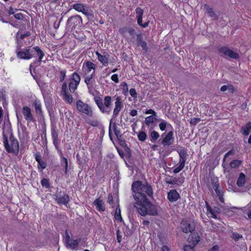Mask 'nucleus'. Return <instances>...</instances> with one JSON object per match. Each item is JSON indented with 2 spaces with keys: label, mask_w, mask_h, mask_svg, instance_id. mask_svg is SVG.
<instances>
[{
  "label": "nucleus",
  "mask_w": 251,
  "mask_h": 251,
  "mask_svg": "<svg viewBox=\"0 0 251 251\" xmlns=\"http://www.w3.org/2000/svg\"><path fill=\"white\" fill-rule=\"evenodd\" d=\"M132 195L136 201L134 206L137 208L139 214L142 216L147 215L155 216L157 215V209L148 199L151 198L153 190L151 186L148 183H143L141 181H134L131 185Z\"/></svg>",
  "instance_id": "obj_1"
},
{
  "label": "nucleus",
  "mask_w": 251,
  "mask_h": 251,
  "mask_svg": "<svg viewBox=\"0 0 251 251\" xmlns=\"http://www.w3.org/2000/svg\"><path fill=\"white\" fill-rule=\"evenodd\" d=\"M20 48L17 47L16 50L17 56L18 58L22 59H30L34 57V53L36 52L38 56V59H36L32 64L30 65V69L31 67H36L40 65L41 62L45 55L44 52L41 49L38 47H34L32 48L28 47L27 48L20 50Z\"/></svg>",
  "instance_id": "obj_2"
},
{
  "label": "nucleus",
  "mask_w": 251,
  "mask_h": 251,
  "mask_svg": "<svg viewBox=\"0 0 251 251\" xmlns=\"http://www.w3.org/2000/svg\"><path fill=\"white\" fill-rule=\"evenodd\" d=\"M95 101L100 111L105 114H109L112 110L111 97L105 96L103 100L100 97H96L94 98Z\"/></svg>",
  "instance_id": "obj_3"
},
{
  "label": "nucleus",
  "mask_w": 251,
  "mask_h": 251,
  "mask_svg": "<svg viewBox=\"0 0 251 251\" xmlns=\"http://www.w3.org/2000/svg\"><path fill=\"white\" fill-rule=\"evenodd\" d=\"M3 145L6 151L9 153H17L19 151V146L17 139L11 134L9 140L3 133Z\"/></svg>",
  "instance_id": "obj_4"
},
{
  "label": "nucleus",
  "mask_w": 251,
  "mask_h": 251,
  "mask_svg": "<svg viewBox=\"0 0 251 251\" xmlns=\"http://www.w3.org/2000/svg\"><path fill=\"white\" fill-rule=\"evenodd\" d=\"M76 107L80 113L85 114L88 117L93 116V112L91 106L81 100H79L76 101Z\"/></svg>",
  "instance_id": "obj_5"
},
{
  "label": "nucleus",
  "mask_w": 251,
  "mask_h": 251,
  "mask_svg": "<svg viewBox=\"0 0 251 251\" xmlns=\"http://www.w3.org/2000/svg\"><path fill=\"white\" fill-rule=\"evenodd\" d=\"M180 227L184 233H192L195 229V224L190 220L183 219L181 222Z\"/></svg>",
  "instance_id": "obj_6"
},
{
  "label": "nucleus",
  "mask_w": 251,
  "mask_h": 251,
  "mask_svg": "<svg viewBox=\"0 0 251 251\" xmlns=\"http://www.w3.org/2000/svg\"><path fill=\"white\" fill-rule=\"evenodd\" d=\"M218 50L220 53L230 58L235 59L239 58V55L237 52H235L226 47H220L218 49Z\"/></svg>",
  "instance_id": "obj_7"
},
{
  "label": "nucleus",
  "mask_w": 251,
  "mask_h": 251,
  "mask_svg": "<svg viewBox=\"0 0 251 251\" xmlns=\"http://www.w3.org/2000/svg\"><path fill=\"white\" fill-rule=\"evenodd\" d=\"M54 196L55 201L59 204L66 205L70 201V198L67 194H62L61 192H57Z\"/></svg>",
  "instance_id": "obj_8"
},
{
  "label": "nucleus",
  "mask_w": 251,
  "mask_h": 251,
  "mask_svg": "<svg viewBox=\"0 0 251 251\" xmlns=\"http://www.w3.org/2000/svg\"><path fill=\"white\" fill-rule=\"evenodd\" d=\"M174 142V132L172 131L169 132L162 139V144L164 146H170Z\"/></svg>",
  "instance_id": "obj_9"
},
{
  "label": "nucleus",
  "mask_w": 251,
  "mask_h": 251,
  "mask_svg": "<svg viewBox=\"0 0 251 251\" xmlns=\"http://www.w3.org/2000/svg\"><path fill=\"white\" fill-rule=\"evenodd\" d=\"M51 138L53 141V144L54 145L55 148L58 150L59 148V139L58 135V131L56 129L55 126H52L51 129Z\"/></svg>",
  "instance_id": "obj_10"
},
{
  "label": "nucleus",
  "mask_w": 251,
  "mask_h": 251,
  "mask_svg": "<svg viewBox=\"0 0 251 251\" xmlns=\"http://www.w3.org/2000/svg\"><path fill=\"white\" fill-rule=\"evenodd\" d=\"M81 21V18L78 15H75L71 17L67 21V24L70 26L75 27L76 25H79Z\"/></svg>",
  "instance_id": "obj_11"
},
{
  "label": "nucleus",
  "mask_w": 251,
  "mask_h": 251,
  "mask_svg": "<svg viewBox=\"0 0 251 251\" xmlns=\"http://www.w3.org/2000/svg\"><path fill=\"white\" fill-rule=\"evenodd\" d=\"M123 107V102L121 98L120 97H117L116 98L115 102V108L113 110V115L114 117L117 116Z\"/></svg>",
  "instance_id": "obj_12"
},
{
  "label": "nucleus",
  "mask_w": 251,
  "mask_h": 251,
  "mask_svg": "<svg viewBox=\"0 0 251 251\" xmlns=\"http://www.w3.org/2000/svg\"><path fill=\"white\" fill-rule=\"evenodd\" d=\"M22 113L26 121L28 122L33 121V117L30 108L27 106H24L23 107Z\"/></svg>",
  "instance_id": "obj_13"
},
{
  "label": "nucleus",
  "mask_w": 251,
  "mask_h": 251,
  "mask_svg": "<svg viewBox=\"0 0 251 251\" xmlns=\"http://www.w3.org/2000/svg\"><path fill=\"white\" fill-rule=\"evenodd\" d=\"M241 133L244 136H248L251 132V122H248L241 127Z\"/></svg>",
  "instance_id": "obj_14"
},
{
  "label": "nucleus",
  "mask_w": 251,
  "mask_h": 251,
  "mask_svg": "<svg viewBox=\"0 0 251 251\" xmlns=\"http://www.w3.org/2000/svg\"><path fill=\"white\" fill-rule=\"evenodd\" d=\"M179 197V195L176 190H172L168 194V198L172 202L177 201Z\"/></svg>",
  "instance_id": "obj_15"
},
{
  "label": "nucleus",
  "mask_w": 251,
  "mask_h": 251,
  "mask_svg": "<svg viewBox=\"0 0 251 251\" xmlns=\"http://www.w3.org/2000/svg\"><path fill=\"white\" fill-rule=\"evenodd\" d=\"M119 31L122 35H125L126 32L128 33L132 37H133L136 34L135 29L129 27L121 28L119 29Z\"/></svg>",
  "instance_id": "obj_16"
},
{
  "label": "nucleus",
  "mask_w": 251,
  "mask_h": 251,
  "mask_svg": "<svg viewBox=\"0 0 251 251\" xmlns=\"http://www.w3.org/2000/svg\"><path fill=\"white\" fill-rule=\"evenodd\" d=\"M96 209L99 211H104L105 209L103 201L100 199H97L94 202Z\"/></svg>",
  "instance_id": "obj_17"
},
{
  "label": "nucleus",
  "mask_w": 251,
  "mask_h": 251,
  "mask_svg": "<svg viewBox=\"0 0 251 251\" xmlns=\"http://www.w3.org/2000/svg\"><path fill=\"white\" fill-rule=\"evenodd\" d=\"M216 182L214 183L213 185V188L215 190L217 195L219 197V200L222 202H223L224 201V199L223 198V192L222 190L218 189L219 184L218 183L217 179H215Z\"/></svg>",
  "instance_id": "obj_18"
},
{
  "label": "nucleus",
  "mask_w": 251,
  "mask_h": 251,
  "mask_svg": "<svg viewBox=\"0 0 251 251\" xmlns=\"http://www.w3.org/2000/svg\"><path fill=\"white\" fill-rule=\"evenodd\" d=\"M188 240L191 244L196 246L200 241V237L197 233H192V232Z\"/></svg>",
  "instance_id": "obj_19"
},
{
  "label": "nucleus",
  "mask_w": 251,
  "mask_h": 251,
  "mask_svg": "<svg viewBox=\"0 0 251 251\" xmlns=\"http://www.w3.org/2000/svg\"><path fill=\"white\" fill-rule=\"evenodd\" d=\"M96 55L98 56L99 60L103 64V65L106 66L107 65L108 62V54L102 55L99 52H96Z\"/></svg>",
  "instance_id": "obj_20"
},
{
  "label": "nucleus",
  "mask_w": 251,
  "mask_h": 251,
  "mask_svg": "<svg viewBox=\"0 0 251 251\" xmlns=\"http://www.w3.org/2000/svg\"><path fill=\"white\" fill-rule=\"evenodd\" d=\"M156 120V116H149L145 118V124L147 126H151V129H153L154 127L153 123Z\"/></svg>",
  "instance_id": "obj_21"
},
{
  "label": "nucleus",
  "mask_w": 251,
  "mask_h": 251,
  "mask_svg": "<svg viewBox=\"0 0 251 251\" xmlns=\"http://www.w3.org/2000/svg\"><path fill=\"white\" fill-rule=\"evenodd\" d=\"M186 158H179V166L175 168L173 172L175 174H177L180 172L184 167Z\"/></svg>",
  "instance_id": "obj_22"
},
{
  "label": "nucleus",
  "mask_w": 251,
  "mask_h": 251,
  "mask_svg": "<svg viewBox=\"0 0 251 251\" xmlns=\"http://www.w3.org/2000/svg\"><path fill=\"white\" fill-rule=\"evenodd\" d=\"M204 8L208 16L213 18L214 20L217 19V16L215 13L212 8L210 7L207 5H205Z\"/></svg>",
  "instance_id": "obj_23"
},
{
  "label": "nucleus",
  "mask_w": 251,
  "mask_h": 251,
  "mask_svg": "<svg viewBox=\"0 0 251 251\" xmlns=\"http://www.w3.org/2000/svg\"><path fill=\"white\" fill-rule=\"evenodd\" d=\"M135 11L137 15L136 18L137 20V23L138 25H141L143 18V10L141 7H137L136 8Z\"/></svg>",
  "instance_id": "obj_24"
},
{
  "label": "nucleus",
  "mask_w": 251,
  "mask_h": 251,
  "mask_svg": "<svg viewBox=\"0 0 251 251\" xmlns=\"http://www.w3.org/2000/svg\"><path fill=\"white\" fill-rule=\"evenodd\" d=\"M62 96V98L64 100L69 104L72 103L73 101V98L71 94H69L68 92L64 93L61 95Z\"/></svg>",
  "instance_id": "obj_25"
},
{
  "label": "nucleus",
  "mask_w": 251,
  "mask_h": 251,
  "mask_svg": "<svg viewBox=\"0 0 251 251\" xmlns=\"http://www.w3.org/2000/svg\"><path fill=\"white\" fill-rule=\"evenodd\" d=\"M245 178V175L243 173H241L237 181V185L238 186L243 187L244 185L246 182Z\"/></svg>",
  "instance_id": "obj_26"
},
{
  "label": "nucleus",
  "mask_w": 251,
  "mask_h": 251,
  "mask_svg": "<svg viewBox=\"0 0 251 251\" xmlns=\"http://www.w3.org/2000/svg\"><path fill=\"white\" fill-rule=\"evenodd\" d=\"M34 106L36 113L40 114L42 113L41 104L39 100H35L34 102Z\"/></svg>",
  "instance_id": "obj_27"
},
{
  "label": "nucleus",
  "mask_w": 251,
  "mask_h": 251,
  "mask_svg": "<svg viewBox=\"0 0 251 251\" xmlns=\"http://www.w3.org/2000/svg\"><path fill=\"white\" fill-rule=\"evenodd\" d=\"M61 163L62 165H64L65 166V173L66 175L67 174L68 172V160L67 159L63 156L62 154H61Z\"/></svg>",
  "instance_id": "obj_28"
},
{
  "label": "nucleus",
  "mask_w": 251,
  "mask_h": 251,
  "mask_svg": "<svg viewBox=\"0 0 251 251\" xmlns=\"http://www.w3.org/2000/svg\"><path fill=\"white\" fill-rule=\"evenodd\" d=\"M80 242V239L76 240H72L71 242H69L67 245V246H69L72 249H75L78 246L79 243Z\"/></svg>",
  "instance_id": "obj_29"
},
{
  "label": "nucleus",
  "mask_w": 251,
  "mask_h": 251,
  "mask_svg": "<svg viewBox=\"0 0 251 251\" xmlns=\"http://www.w3.org/2000/svg\"><path fill=\"white\" fill-rule=\"evenodd\" d=\"M78 85V84H77L76 83H75L73 81H71L69 84V88L70 92H75V90L77 89Z\"/></svg>",
  "instance_id": "obj_30"
},
{
  "label": "nucleus",
  "mask_w": 251,
  "mask_h": 251,
  "mask_svg": "<svg viewBox=\"0 0 251 251\" xmlns=\"http://www.w3.org/2000/svg\"><path fill=\"white\" fill-rule=\"evenodd\" d=\"M85 65L88 69V72H90L92 70L95 71L96 69V65L91 61L86 62Z\"/></svg>",
  "instance_id": "obj_31"
},
{
  "label": "nucleus",
  "mask_w": 251,
  "mask_h": 251,
  "mask_svg": "<svg viewBox=\"0 0 251 251\" xmlns=\"http://www.w3.org/2000/svg\"><path fill=\"white\" fill-rule=\"evenodd\" d=\"M115 218L117 221L122 222L123 219L121 214V209L118 207L116 208L115 213Z\"/></svg>",
  "instance_id": "obj_32"
},
{
  "label": "nucleus",
  "mask_w": 251,
  "mask_h": 251,
  "mask_svg": "<svg viewBox=\"0 0 251 251\" xmlns=\"http://www.w3.org/2000/svg\"><path fill=\"white\" fill-rule=\"evenodd\" d=\"M151 142H154L159 137V134L156 131H152L151 133Z\"/></svg>",
  "instance_id": "obj_33"
},
{
  "label": "nucleus",
  "mask_w": 251,
  "mask_h": 251,
  "mask_svg": "<svg viewBox=\"0 0 251 251\" xmlns=\"http://www.w3.org/2000/svg\"><path fill=\"white\" fill-rule=\"evenodd\" d=\"M95 76V71L93 72L90 75H88L85 78V82L87 84L88 88H89V85L91 83L93 77Z\"/></svg>",
  "instance_id": "obj_34"
},
{
  "label": "nucleus",
  "mask_w": 251,
  "mask_h": 251,
  "mask_svg": "<svg viewBox=\"0 0 251 251\" xmlns=\"http://www.w3.org/2000/svg\"><path fill=\"white\" fill-rule=\"evenodd\" d=\"M241 164V161L239 160H234L230 162L229 165L231 168H238Z\"/></svg>",
  "instance_id": "obj_35"
},
{
  "label": "nucleus",
  "mask_w": 251,
  "mask_h": 251,
  "mask_svg": "<svg viewBox=\"0 0 251 251\" xmlns=\"http://www.w3.org/2000/svg\"><path fill=\"white\" fill-rule=\"evenodd\" d=\"M84 7V6L80 3L74 4L73 5V8L78 12L83 11Z\"/></svg>",
  "instance_id": "obj_36"
},
{
  "label": "nucleus",
  "mask_w": 251,
  "mask_h": 251,
  "mask_svg": "<svg viewBox=\"0 0 251 251\" xmlns=\"http://www.w3.org/2000/svg\"><path fill=\"white\" fill-rule=\"evenodd\" d=\"M72 81L75 83H76L77 84H79L80 81V77L76 73H74L73 74Z\"/></svg>",
  "instance_id": "obj_37"
},
{
  "label": "nucleus",
  "mask_w": 251,
  "mask_h": 251,
  "mask_svg": "<svg viewBox=\"0 0 251 251\" xmlns=\"http://www.w3.org/2000/svg\"><path fill=\"white\" fill-rule=\"evenodd\" d=\"M138 138L140 141H144L147 138V134L144 131H140L138 134Z\"/></svg>",
  "instance_id": "obj_38"
},
{
  "label": "nucleus",
  "mask_w": 251,
  "mask_h": 251,
  "mask_svg": "<svg viewBox=\"0 0 251 251\" xmlns=\"http://www.w3.org/2000/svg\"><path fill=\"white\" fill-rule=\"evenodd\" d=\"M113 128V130L114 132V133L116 135V136L117 137H119V136H121V133H120V130L119 129H118V127L116 125V123H114L112 125V126L111 125V128Z\"/></svg>",
  "instance_id": "obj_39"
},
{
  "label": "nucleus",
  "mask_w": 251,
  "mask_h": 251,
  "mask_svg": "<svg viewBox=\"0 0 251 251\" xmlns=\"http://www.w3.org/2000/svg\"><path fill=\"white\" fill-rule=\"evenodd\" d=\"M168 125L166 121L165 120H162L161 123L159 125V127L161 131H164L166 129L167 125ZM169 124H168L169 125Z\"/></svg>",
  "instance_id": "obj_40"
},
{
  "label": "nucleus",
  "mask_w": 251,
  "mask_h": 251,
  "mask_svg": "<svg viewBox=\"0 0 251 251\" xmlns=\"http://www.w3.org/2000/svg\"><path fill=\"white\" fill-rule=\"evenodd\" d=\"M195 246L191 244L184 246L183 249L184 251H194V247Z\"/></svg>",
  "instance_id": "obj_41"
},
{
  "label": "nucleus",
  "mask_w": 251,
  "mask_h": 251,
  "mask_svg": "<svg viewBox=\"0 0 251 251\" xmlns=\"http://www.w3.org/2000/svg\"><path fill=\"white\" fill-rule=\"evenodd\" d=\"M41 183L43 186H44L46 188H49L50 184H49V180L48 179H46V178L42 179L41 180Z\"/></svg>",
  "instance_id": "obj_42"
},
{
  "label": "nucleus",
  "mask_w": 251,
  "mask_h": 251,
  "mask_svg": "<svg viewBox=\"0 0 251 251\" xmlns=\"http://www.w3.org/2000/svg\"><path fill=\"white\" fill-rule=\"evenodd\" d=\"M179 158H185L187 157V153L184 149H181L178 152Z\"/></svg>",
  "instance_id": "obj_43"
},
{
  "label": "nucleus",
  "mask_w": 251,
  "mask_h": 251,
  "mask_svg": "<svg viewBox=\"0 0 251 251\" xmlns=\"http://www.w3.org/2000/svg\"><path fill=\"white\" fill-rule=\"evenodd\" d=\"M232 238L235 241H237L239 239L242 238L243 236L241 234H238V233L233 232L232 233Z\"/></svg>",
  "instance_id": "obj_44"
},
{
  "label": "nucleus",
  "mask_w": 251,
  "mask_h": 251,
  "mask_svg": "<svg viewBox=\"0 0 251 251\" xmlns=\"http://www.w3.org/2000/svg\"><path fill=\"white\" fill-rule=\"evenodd\" d=\"M201 119L198 118H193L190 121V124L191 125L195 126L197 124H198L199 122H200Z\"/></svg>",
  "instance_id": "obj_45"
},
{
  "label": "nucleus",
  "mask_w": 251,
  "mask_h": 251,
  "mask_svg": "<svg viewBox=\"0 0 251 251\" xmlns=\"http://www.w3.org/2000/svg\"><path fill=\"white\" fill-rule=\"evenodd\" d=\"M66 71L65 70H61L60 71V81H62L64 80L65 77L66 76Z\"/></svg>",
  "instance_id": "obj_46"
},
{
  "label": "nucleus",
  "mask_w": 251,
  "mask_h": 251,
  "mask_svg": "<svg viewBox=\"0 0 251 251\" xmlns=\"http://www.w3.org/2000/svg\"><path fill=\"white\" fill-rule=\"evenodd\" d=\"M129 94L131 97L134 98H136L137 97V94L136 92V90L134 88H132L129 90Z\"/></svg>",
  "instance_id": "obj_47"
},
{
  "label": "nucleus",
  "mask_w": 251,
  "mask_h": 251,
  "mask_svg": "<svg viewBox=\"0 0 251 251\" xmlns=\"http://www.w3.org/2000/svg\"><path fill=\"white\" fill-rule=\"evenodd\" d=\"M67 92H68L67 91V83L65 82L63 84L61 87V94L62 95Z\"/></svg>",
  "instance_id": "obj_48"
},
{
  "label": "nucleus",
  "mask_w": 251,
  "mask_h": 251,
  "mask_svg": "<svg viewBox=\"0 0 251 251\" xmlns=\"http://www.w3.org/2000/svg\"><path fill=\"white\" fill-rule=\"evenodd\" d=\"M142 49L145 51H147L148 50V46L147 44L145 41H143V42L141 43V44L140 45Z\"/></svg>",
  "instance_id": "obj_49"
},
{
  "label": "nucleus",
  "mask_w": 251,
  "mask_h": 251,
  "mask_svg": "<svg viewBox=\"0 0 251 251\" xmlns=\"http://www.w3.org/2000/svg\"><path fill=\"white\" fill-rule=\"evenodd\" d=\"M234 154V151L232 150H230L228 151L227 153H226L224 156L223 159V162H225L226 158H227L228 156Z\"/></svg>",
  "instance_id": "obj_50"
},
{
  "label": "nucleus",
  "mask_w": 251,
  "mask_h": 251,
  "mask_svg": "<svg viewBox=\"0 0 251 251\" xmlns=\"http://www.w3.org/2000/svg\"><path fill=\"white\" fill-rule=\"evenodd\" d=\"M137 42L138 46L141 44V42H143L144 41L142 40V37L141 34H138L137 35Z\"/></svg>",
  "instance_id": "obj_51"
},
{
  "label": "nucleus",
  "mask_w": 251,
  "mask_h": 251,
  "mask_svg": "<svg viewBox=\"0 0 251 251\" xmlns=\"http://www.w3.org/2000/svg\"><path fill=\"white\" fill-rule=\"evenodd\" d=\"M145 114H151V115L157 116L156 112L155 111H154L153 110L151 109L146 111L145 112Z\"/></svg>",
  "instance_id": "obj_52"
},
{
  "label": "nucleus",
  "mask_w": 251,
  "mask_h": 251,
  "mask_svg": "<svg viewBox=\"0 0 251 251\" xmlns=\"http://www.w3.org/2000/svg\"><path fill=\"white\" fill-rule=\"evenodd\" d=\"M111 79L116 83H118L119 82V80L118 78V75L117 74H114L111 76Z\"/></svg>",
  "instance_id": "obj_53"
},
{
  "label": "nucleus",
  "mask_w": 251,
  "mask_h": 251,
  "mask_svg": "<svg viewBox=\"0 0 251 251\" xmlns=\"http://www.w3.org/2000/svg\"><path fill=\"white\" fill-rule=\"evenodd\" d=\"M39 166L41 167L42 170L46 168L47 164L45 162L43 161H41L40 162H38Z\"/></svg>",
  "instance_id": "obj_54"
},
{
  "label": "nucleus",
  "mask_w": 251,
  "mask_h": 251,
  "mask_svg": "<svg viewBox=\"0 0 251 251\" xmlns=\"http://www.w3.org/2000/svg\"><path fill=\"white\" fill-rule=\"evenodd\" d=\"M220 247L218 245H215L207 251H219Z\"/></svg>",
  "instance_id": "obj_55"
},
{
  "label": "nucleus",
  "mask_w": 251,
  "mask_h": 251,
  "mask_svg": "<svg viewBox=\"0 0 251 251\" xmlns=\"http://www.w3.org/2000/svg\"><path fill=\"white\" fill-rule=\"evenodd\" d=\"M88 123L94 126H98V122L97 121H89Z\"/></svg>",
  "instance_id": "obj_56"
},
{
  "label": "nucleus",
  "mask_w": 251,
  "mask_h": 251,
  "mask_svg": "<svg viewBox=\"0 0 251 251\" xmlns=\"http://www.w3.org/2000/svg\"><path fill=\"white\" fill-rule=\"evenodd\" d=\"M66 235L65 241H66V244H68V243H69V242H71L72 239H71L70 235L67 233V232H66Z\"/></svg>",
  "instance_id": "obj_57"
},
{
  "label": "nucleus",
  "mask_w": 251,
  "mask_h": 251,
  "mask_svg": "<svg viewBox=\"0 0 251 251\" xmlns=\"http://www.w3.org/2000/svg\"><path fill=\"white\" fill-rule=\"evenodd\" d=\"M14 17L17 20H22L23 18V14L22 13H17L14 15Z\"/></svg>",
  "instance_id": "obj_58"
},
{
  "label": "nucleus",
  "mask_w": 251,
  "mask_h": 251,
  "mask_svg": "<svg viewBox=\"0 0 251 251\" xmlns=\"http://www.w3.org/2000/svg\"><path fill=\"white\" fill-rule=\"evenodd\" d=\"M107 201L110 204L112 205L113 203V197L110 194L108 195Z\"/></svg>",
  "instance_id": "obj_59"
},
{
  "label": "nucleus",
  "mask_w": 251,
  "mask_h": 251,
  "mask_svg": "<svg viewBox=\"0 0 251 251\" xmlns=\"http://www.w3.org/2000/svg\"><path fill=\"white\" fill-rule=\"evenodd\" d=\"M177 179L176 178H174L173 180H170V181H167V183H168V184H176L177 183Z\"/></svg>",
  "instance_id": "obj_60"
},
{
  "label": "nucleus",
  "mask_w": 251,
  "mask_h": 251,
  "mask_svg": "<svg viewBox=\"0 0 251 251\" xmlns=\"http://www.w3.org/2000/svg\"><path fill=\"white\" fill-rule=\"evenodd\" d=\"M30 35V33L29 32H26L24 34H21L20 36V38L21 39H24L26 37H28Z\"/></svg>",
  "instance_id": "obj_61"
},
{
  "label": "nucleus",
  "mask_w": 251,
  "mask_h": 251,
  "mask_svg": "<svg viewBox=\"0 0 251 251\" xmlns=\"http://www.w3.org/2000/svg\"><path fill=\"white\" fill-rule=\"evenodd\" d=\"M35 160L38 163L42 161L41 159V156L39 153H36L35 154Z\"/></svg>",
  "instance_id": "obj_62"
},
{
  "label": "nucleus",
  "mask_w": 251,
  "mask_h": 251,
  "mask_svg": "<svg viewBox=\"0 0 251 251\" xmlns=\"http://www.w3.org/2000/svg\"><path fill=\"white\" fill-rule=\"evenodd\" d=\"M16 10V9H14L12 7H10L8 10V14L9 15L14 14Z\"/></svg>",
  "instance_id": "obj_63"
},
{
  "label": "nucleus",
  "mask_w": 251,
  "mask_h": 251,
  "mask_svg": "<svg viewBox=\"0 0 251 251\" xmlns=\"http://www.w3.org/2000/svg\"><path fill=\"white\" fill-rule=\"evenodd\" d=\"M129 114L130 116L134 117L137 114V111L135 109H133L130 111Z\"/></svg>",
  "instance_id": "obj_64"
}]
</instances>
